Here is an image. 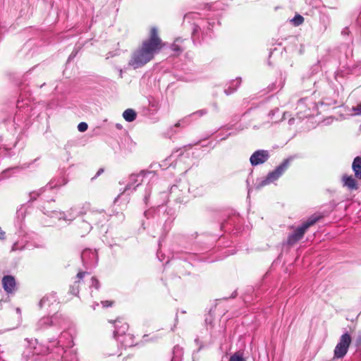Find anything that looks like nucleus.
Listing matches in <instances>:
<instances>
[{"label":"nucleus","mask_w":361,"mask_h":361,"mask_svg":"<svg viewBox=\"0 0 361 361\" xmlns=\"http://www.w3.org/2000/svg\"><path fill=\"white\" fill-rule=\"evenodd\" d=\"M132 358L131 357H127L126 358V360L124 361H131Z\"/></svg>","instance_id":"79ce46f5"},{"label":"nucleus","mask_w":361,"mask_h":361,"mask_svg":"<svg viewBox=\"0 0 361 361\" xmlns=\"http://www.w3.org/2000/svg\"><path fill=\"white\" fill-rule=\"evenodd\" d=\"M59 305V302L56 293H51L44 296L39 302L40 308H47L49 312H52L56 310Z\"/></svg>","instance_id":"1a4fd4ad"},{"label":"nucleus","mask_w":361,"mask_h":361,"mask_svg":"<svg viewBox=\"0 0 361 361\" xmlns=\"http://www.w3.org/2000/svg\"><path fill=\"white\" fill-rule=\"evenodd\" d=\"M28 247H29V245L27 243H26V244L24 243V245H23L24 249L27 248Z\"/></svg>","instance_id":"a19ab883"},{"label":"nucleus","mask_w":361,"mask_h":361,"mask_svg":"<svg viewBox=\"0 0 361 361\" xmlns=\"http://www.w3.org/2000/svg\"><path fill=\"white\" fill-rule=\"evenodd\" d=\"M72 56H73V54L70 55V56H69V59H70Z\"/></svg>","instance_id":"09e8293b"},{"label":"nucleus","mask_w":361,"mask_h":361,"mask_svg":"<svg viewBox=\"0 0 361 361\" xmlns=\"http://www.w3.org/2000/svg\"><path fill=\"white\" fill-rule=\"evenodd\" d=\"M137 116L136 112L132 109H128L123 113V117L128 122H132L135 120Z\"/></svg>","instance_id":"5701e85b"},{"label":"nucleus","mask_w":361,"mask_h":361,"mask_svg":"<svg viewBox=\"0 0 361 361\" xmlns=\"http://www.w3.org/2000/svg\"><path fill=\"white\" fill-rule=\"evenodd\" d=\"M122 74H123V73H122V71L121 70V71H120V77H121V78H122V77H123Z\"/></svg>","instance_id":"c03bdc74"},{"label":"nucleus","mask_w":361,"mask_h":361,"mask_svg":"<svg viewBox=\"0 0 361 361\" xmlns=\"http://www.w3.org/2000/svg\"><path fill=\"white\" fill-rule=\"evenodd\" d=\"M185 41H187L186 39L177 37L171 46V50L177 55L180 54L186 48L184 44Z\"/></svg>","instance_id":"2eb2a0df"},{"label":"nucleus","mask_w":361,"mask_h":361,"mask_svg":"<svg viewBox=\"0 0 361 361\" xmlns=\"http://www.w3.org/2000/svg\"><path fill=\"white\" fill-rule=\"evenodd\" d=\"M73 345L72 335L68 332L64 331L61 333L58 340H50L47 346L38 344L36 339L26 340L25 343H24V347H25L24 354H25L27 361L35 355L37 356L49 353H56L59 356L63 353L65 355L63 357V361H78V358L75 350H65V348H73Z\"/></svg>","instance_id":"f257e3e1"},{"label":"nucleus","mask_w":361,"mask_h":361,"mask_svg":"<svg viewBox=\"0 0 361 361\" xmlns=\"http://www.w3.org/2000/svg\"><path fill=\"white\" fill-rule=\"evenodd\" d=\"M114 336L116 340L124 334H127L126 333L128 329V325L127 323L123 322L121 319H118L114 322Z\"/></svg>","instance_id":"ddd939ff"},{"label":"nucleus","mask_w":361,"mask_h":361,"mask_svg":"<svg viewBox=\"0 0 361 361\" xmlns=\"http://www.w3.org/2000/svg\"><path fill=\"white\" fill-rule=\"evenodd\" d=\"M2 286L7 293H13L16 289V280L12 276H5L2 279Z\"/></svg>","instance_id":"4468645a"},{"label":"nucleus","mask_w":361,"mask_h":361,"mask_svg":"<svg viewBox=\"0 0 361 361\" xmlns=\"http://www.w3.org/2000/svg\"><path fill=\"white\" fill-rule=\"evenodd\" d=\"M17 311H18V313H20V312L19 308L17 309Z\"/></svg>","instance_id":"de8ad7c7"},{"label":"nucleus","mask_w":361,"mask_h":361,"mask_svg":"<svg viewBox=\"0 0 361 361\" xmlns=\"http://www.w3.org/2000/svg\"><path fill=\"white\" fill-rule=\"evenodd\" d=\"M102 304L104 307H107L111 306L112 304H113V302L112 301H109V300H105V301H102Z\"/></svg>","instance_id":"2f4dec72"},{"label":"nucleus","mask_w":361,"mask_h":361,"mask_svg":"<svg viewBox=\"0 0 361 361\" xmlns=\"http://www.w3.org/2000/svg\"><path fill=\"white\" fill-rule=\"evenodd\" d=\"M44 191L43 188L39 189L37 191H33L30 193V200L29 202H33L34 200H36L42 194V192Z\"/></svg>","instance_id":"a878e982"},{"label":"nucleus","mask_w":361,"mask_h":361,"mask_svg":"<svg viewBox=\"0 0 361 361\" xmlns=\"http://www.w3.org/2000/svg\"><path fill=\"white\" fill-rule=\"evenodd\" d=\"M271 115H274V111H271V112H269V116Z\"/></svg>","instance_id":"a18cd8bd"},{"label":"nucleus","mask_w":361,"mask_h":361,"mask_svg":"<svg viewBox=\"0 0 361 361\" xmlns=\"http://www.w3.org/2000/svg\"><path fill=\"white\" fill-rule=\"evenodd\" d=\"M349 32H350L349 28L345 27V28L343 29L341 34L343 35H348Z\"/></svg>","instance_id":"473e14b6"},{"label":"nucleus","mask_w":361,"mask_h":361,"mask_svg":"<svg viewBox=\"0 0 361 361\" xmlns=\"http://www.w3.org/2000/svg\"><path fill=\"white\" fill-rule=\"evenodd\" d=\"M82 263L86 267H93L97 264L98 256L95 250L85 249L81 253Z\"/></svg>","instance_id":"9d476101"},{"label":"nucleus","mask_w":361,"mask_h":361,"mask_svg":"<svg viewBox=\"0 0 361 361\" xmlns=\"http://www.w3.org/2000/svg\"><path fill=\"white\" fill-rule=\"evenodd\" d=\"M148 177L151 179H157V176L153 171H141L139 174L130 175L129 177V181L126 185L123 192L130 190H135L136 187L140 185L144 181V178Z\"/></svg>","instance_id":"39448f33"},{"label":"nucleus","mask_w":361,"mask_h":361,"mask_svg":"<svg viewBox=\"0 0 361 361\" xmlns=\"http://www.w3.org/2000/svg\"><path fill=\"white\" fill-rule=\"evenodd\" d=\"M350 343V335L348 332L343 334L340 337L339 341L335 347L334 351V358H343L346 355Z\"/></svg>","instance_id":"0eeeda50"},{"label":"nucleus","mask_w":361,"mask_h":361,"mask_svg":"<svg viewBox=\"0 0 361 361\" xmlns=\"http://www.w3.org/2000/svg\"><path fill=\"white\" fill-rule=\"evenodd\" d=\"M343 186L347 187L349 190H353L357 189V184L356 180L352 176L344 175L342 177Z\"/></svg>","instance_id":"a211bd4d"},{"label":"nucleus","mask_w":361,"mask_h":361,"mask_svg":"<svg viewBox=\"0 0 361 361\" xmlns=\"http://www.w3.org/2000/svg\"><path fill=\"white\" fill-rule=\"evenodd\" d=\"M353 110L356 115H361V103L353 107Z\"/></svg>","instance_id":"7c9ffc66"},{"label":"nucleus","mask_w":361,"mask_h":361,"mask_svg":"<svg viewBox=\"0 0 361 361\" xmlns=\"http://www.w3.org/2000/svg\"><path fill=\"white\" fill-rule=\"evenodd\" d=\"M269 158V153L267 150L259 149L251 155L250 161L252 166H257L266 162Z\"/></svg>","instance_id":"f8f14e48"},{"label":"nucleus","mask_w":361,"mask_h":361,"mask_svg":"<svg viewBox=\"0 0 361 361\" xmlns=\"http://www.w3.org/2000/svg\"><path fill=\"white\" fill-rule=\"evenodd\" d=\"M4 237H5V232H4L1 230V228L0 227V238L3 239V238H4Z\"/></svg>","instance_id":"58836bf2"},{"label":"nucleus","mask_w":361,"mask_h":361,"mask_svg":"<svg viewBox=\"0 0 361 361\" xmlns=\"http://www.w3.org/2000/svg\"><path fill=\"white\" fill-rule=\"evenodd\" d=\"M202 25H196L194 24L193 28H192V37L193 38V40H197L199 37L198 34L200 32H202Z\"/></svg>","instance_id":"393cba45"},{"label":"nucleus","mask_w":361,"mask_h":361,"mask_svg":"<svg viewBox=\"0 0 361 361\" xmlns=\"http://www.w3.org/2000/svg\"><path fill=\"white\" fill-rule=\"evenodd\" d=\"M163 47L162 40L158 35L157 27L150 30L149 37L142 42V46L135 51L128 62L134 69L139 68L153 59Z\"/></svg>","instance_id":"f03ea898"},{"label":"nucleus","mask_w":361,"mask_h":361,"mask_svg":"<svg viewBox=\"0 0 361 361\" xmlns=\"http://www.w3.org/2000/svg\"><path fill=\"white\" fill-rule=\"evenodd\" d=\"M88 274V272L87 271H79L77 274V278L78 281L75 282V285L71 287V293L73 295H77L79 293L78 286H76V283L80 281V280L82 279L83 277Z\"/></svg>","instance_id":"4be33fe9"},{"label":"nucleus","mask_w":361,"mask_h":361,"mask_svg":"<svg viewBox=\"0 0 361 361\" xmlns=\"http://www.w3.org/2000/svg\"><path fill=\"white\" fill-rule=\"evenodd\" d=\"M234 293H235V295H234V294H233V295H232V297H233V298H235V295H236V293L235 292Z\"/></svg>","instance_id":"49530a36"},{"label":"nucleus","mask_w":361,"mask_h":361,"mask_svg":"<svg viewBox=\"0 0 361 361\" xmlns=\"http://www.w3.org/2000/svg\"><path fill=\"white\" fill-rule=\"evenodd\" d=\"M87 127H88V126H87V124L86 123H85V122H81V123H80L78 124V130H79L80 132H82H82H85V131H86V130H87Z\"/></svg>","instance_id":"c756f323"},{"label":"nucleus","mask_w":361,"mask_h":361,"mask_svg":"<svg viewBox=\"0 0 361 361\" xmlns=\"http://www.w3.org/2000/svg\"><path fill=\"white\" fill-rule=\"evenodd\" d=\"M150 193H151V190H150L146 191V193H145V199H144L145 203H147V200H148V198H149V197L150 195Z\"/></svg>","instance_id":"f704fd0d"},{"label":"nucleus","mask_w":361,"mask_h":361,"mask_svg":"<svg viewBox=\"0 0 361 361\" xmlns=\"http://www.w3.org/2000/svg\"><path fill=\"white\" fill-rule=\"evenodd\" d=\"M64 323L65 319L62 315L56 314L51 317H42L37 323V328L38 330H43L51 326L61 327Z\"/></svg>","instance_id":"423d86ee"},{"label":"nucleus","mask_w":361,"mask_h":361,"mask_svg":"<svg viewBox=\"0 0 361 361\" xmlns=\"http://www.w3.org/2000/svg\"><path fill=\"white\" fill-rule=\"evenodd\" d=\"M207 24H208V25H207V30H212V27H214V22H212V23H211V22H207Z\"/></svg>","instance_id":"e433bc0d"},{"label":"nucleus","mask_w":361,"mask_h":361,"mask_svg":"<svg viewBox=\"0 0 361 361\" xmlns=\"http://www.w3.org/2000/svg\"><path fill=\"white\" fill-rule=\"evenodd\" d=\"M117 341L125 348L132 347L135 345V337L131 334H127L118 338Z\"/></svg>","instance_id":"f3484780"},{"label":"nucleus","mask_w":361,"mask_h":361,"mask_svg":"<svg viewBox=\"0 0 361 361\" xmlns=\"http://www.w3.org/2000/svg\"><path fill=\"white\" fill-rule=\"evenodd\" d=\"M42 211L44 214L50 216L51 217L56 216L59 219H63L65 221H72L77 216L81 214L80 212L78 211L76 208H71L68 212V214L66 215L64 212H56V211H49L47 210L44 207L42 208Z\"/></svg>","instance_id":"6e6552de"},{"label":"nucleus","mask_w":361,"mask_h":361,"mask_svg":"<svg viewBox=\"0 0 361 361\" xmlns=\"http://www.w3.org/2000/svg\"><path fill=\"white\" fill-rule=\"evenodd\" d=\"M240 82H241L240 78H236L235 80L231 81L229 83L228 87L225 89L224 92L227 95H229V94L233 93L237 90V88L239 87V85H240Z\"/></svg>","instance_id":"412c9836"},{"label":"nucleus","mask_w":361,"mask_h":361,"mask_svg":"<svg viewBox=\"0 0 361 361\" xmlns=\"http://www.w3.org/2000/svg\"><path fill=\"white\" fill-rule=\"evenodd\" d=\"M356 345L361 346V334L357 336L356 339Z\"/></svg>","instance_id":"c9c22d12"},{"label":"nucleus","mask_w":361,"mask_h":361,"mask_svg":"<svg viewBox=\"0 0 361 361\" xmlns=\"http://www.w3.org/2000/svg\"><path fill=\"white\" fill-rule=\"evenodd\" d=\"M92 226L87 221L86 219L78 222V233L82 237L90 232Z\"/></svg>","instance_id":"dca6fc26"},{"label":"nucleus","mask_w":361,"mask_h":361,"mask_svg":"<svg viewBox=\"0 0 361 361\" xmlns=\"http://www.w3.org/2000/svg\"><path fill=\"white\" fill-rule=\"evenodd\" d=\"M91 281L92 283L90 285V287H94L95 289L98 290L100 287L99 281L95 277H92Z\"/></svg>","instance_id":"c85d7f7f"},{"label":"nucleus","mask_w":361,"mask_h":361,"mask_svg":"<svg viewBox=\"0 0 361 361\" xmlns=\"http://www.w3.org/2000/svg\"><path fill=\"white\" fill-rule=\"evenodd\" d=\"M319 220L318 217L311 216L307 221L301 226L295 228L287 238L286 244L292 246L301 240L309 227L314 224Z\"/></svg>","instance_id":"7ed1b4c3"},{"label":"nucleus","mask_w":361,"mask_h":361,"mask_svg":"<svg viewBox=\"0 0 361 361\" xmlns=\"http://www.w3.org/2000/svg\"><path fill=\"white\" fill-rule=\"evenodd\" d=\"M291 21L296 26L301 25L304 21V18L300 15H296Z\"/></svg>","instance_id":"bb28decb"},{"label":"nucleus","mask_w":361,"mask_h":361,"mask_svg":"<svg viewBox=\"0 0 361 361\" xmlns=\"http://www.w3.org/2000/svg\"><path fill=\"white\" fill-rule=\"evenodd\" d=\"M177 200H178L179 201H183V200H181V197H177Z\"/></svg>","instance_id":"37998d69"},{"label":"nucleus","mask_w":361,"mask_h":361,"mask_svg":"<svg viewBox=\"0 0 361 361\" xmlns=\"http://www.w3.org/2000/svg\"><path fill=\"white\" fill-rule=\"evenodd\" d=\"M290 160L291 159L290 158L284 159L279 166L267 174V176L259 183L257 188H260L278 180L288 168Z\"/></svg>","instance_id":"20e7f679"},{"label":"nucleus","mask_w":361,"mask_h":361,"mask_svg":"<svg viewBox=\"0 0 361 361\" xmlns=\"http://www.w3.org/2000/svg\"><path fill=\"white\" fill-rule=\"evenodd\" d=\"M106 214L102 211H91L85 214V219L92 225L102 224L106 220Z\"/></svg>","instance_id":"9b49d317"},{"label":"nucleus","mask_w":361,"mask_h":361,"mask_svg":"<svg viewBox=\"0 0 361 361\" xmlns=\"http://www.w3.org/2000/svg\"><path fill=\"white\" fill-rule=\"evenodd\" d=\"M68 182V180L64 176L59 178L52 179L47 185L50 189L59 188L62 185H65Z\"/></svg>","instance_id":"6ab92c4d"},{"label":"nucleus","mask_w":361,"mask_h":361,"mask_svg":"<svg viewBox=\"0 0 361 361\" xmlns=\"http://www.w3.org/2000/svg\"><path fill=\"white\" fill-rule=\"evenodd\" d=\"M179 185H174L171 188L170 194L171 196H178Z\"/></svg>","instance_id":"cd10ccee"},{"label":"nucleus","mask_w":361,"mask_h":361,"mask_svg":"<svg viewBox=\"0 0 361 361\" xmlns=\"http://www.w3.org/2000/svg\"><path fill=\"white\" fill-rule=\"evenodd\" d=\"M195 114L201 116L206 114L207 111L205 109H202V110L196 111Z\"/></svg>","instance_id":"72a5a7b5"},{"label":"nucleus","mask_w":361,"mask_h":361,"mask_svg":"<svg viewBox=\"0 0 361 361\" xmlns=\"http://www.w3.org/2000/svg\"><path fill=\"white\" fill-rule=\"evenodd\" d=\"M229 361H246L242 352L238 351L230 357Z\"/></svg>","instance_id":"b1692460"},{"label":"nucleus","mask_w":361,"mask_h":361,"mask_svg":"<svg viewBox=\"0 0 361 361\" xmlns=\"http://www.w3.org/2000/svg\"><path fill=\"white\" fill-rule=\"evenodd\" d=\"M103 172V169H99L97 173V176L100 175Z\"/></svg>","instance_id":"ea45409f"},{"label":"nucleus","mask_w":361,"mask_h":361,"mask_svg":"<svg viewBox=\"0 0 361 361\" xmlns=\"http://www.w3.org/2000/svg\"><path fill=\"white\" fill-rule=\"evenodd\" d=\"M352 169L354 171L355 176L357 178H361V157H356L353 162Z\"/></svg>","instance_id":"aec40b11"},{"label":"nucleus","mask_w":361,"mask_h":361,"mask_svg":"<svg viewBox=\"0 0 361 361\" xmlns=\"http://www.w3.org/2000/svg\"><path fill=\"white\" fill-rule=\"evenodd\" d=\"M305 99H301L298 101V107H300L304 104Z\"/></svg>","instance_id":"4c0bfd02"}]
</instances>
